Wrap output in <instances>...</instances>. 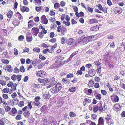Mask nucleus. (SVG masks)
Masks as SVG:
<instances>
[{
    "instance_id": "obj_1",
    "label": "nucleus",
    "mask_w": 125,
    "mask_h": 125,
    "mask_svg": "<svg viewBox=\"0 0 125 125\" xmlns=\"http://www.w3.org/2000/svg\"><path fill=\"white\" fill-rule=\"evenodd\" d=\"M62 88L61 84L59 83H57L55 86L52 88L50 91L51 92L54 94H56L58 93Z\"/></svg>"
},
{
    "instance_id": "obj_2",
    "label": "nucleus",
    "mask_w": 125,
    "mask_h": 125,
    "mask_svg": "<svg viewBox=\"0 0 125 125\" xmlns=\"http://www.w3.org/2000/svg\"><path fill=\"white\" fill-rule=\"evenodd\" d=\"M64 57H62L61 55H60L57 56L55 58L56 61L55 62L58 65H63L65 63V61L64 60Z\"/></svg>"
},
{
    "instance_id": "obj_3",
    "label": "nucleus",
    "mask_w": 125,
    "mask_h": 125,
    "mask_svg": "<svg viewBox=\"0 0 125 125\" xmlns=\"http://www.w3.org/2000/svg\"><path fill=\"white\" fill-rule=\"evenodd\" d=\"M99 109V111L100 112L104 111L106 109V105L104 104H103L102 102H100L97 104Z\"/></svg>"
},
{
    "instance_id": "obj_4",
    "label": "nucleus",
    "mask_w": 125,
    "mask_h": 125,
    "mask_svg": "<svg viewBox=\"0 0 125 125\" xmlns=\"http://www.w3.org/2000/svg\"><path fill=\"white\" fill-rule=\"evenodd\" d=\"M57 31L58 32H61L62 35H64L66 32L67 30L64 27L59 26L57 27Z\"/></svg>"
},
{
    "instance_id": "obj_5",
    "label": "nucleus",
    "mask_w": 125,
    "mask_h": 125,
    "mask_svg": "<svg viewBox=\"0 0 125 125\" xmlns=\"http://www.w3.org/2000/svg\"><path fill=\"white\" fill-rule=\"evenodd\" d=\"M89 108L90 111H91L92 110L94 113H96L99 110L97 104L94 105L92 104H91L90 105Z\"/></svg>"
},
{
    "instance_id": "obj_6",
    "label": "nucleus",
    "mask_w": 125,
    "mask_h": 125,
    "mask_svg": "<svg viewBox=\"0 0 125 125\" xmlns=\"http://www.w3.org/2000/svg\"><path fill=\"white\" fill-rule=\"evenodd\" d=\"M75 39L72 38H69L66 39L65 42L68 46H70L74 44Z\"/></svg>"
},
{
    "instance_id": "obj_7",
    "label": "nucleus",
    "mask_w": 125,
    "mask_h": 125,
    "mask_svg": "<svg viewBox=\"0 0 125 125\" xmlns=\"http://www.w3.org/2000/svg\"><path fill=\"white\" fill-rule=\"evenodd\" d=\"M111 99L113 102H118L119 101V98L118 96L115 94H114L110 97Z\"/></svg>"
},
{
    "instance_id": "obj_8",
    "label": "nucleus",
    "mask_w": 125,
    "mask_h": 125,
    "mask_svg": "<svg viewBox=\"0 0 125 125\" xmlns=\"http://www.w3.org/2000/svg\"><path fill=\"white\" fill-rule=\"evenodd\" d=\"M41 22L44 24H46L48 23V20L45 15H43L41 17Z\"/></svg>"
},
{
    "instance_id": "obj_9",
    "label": "nucleus",
    "mask_w": 125,
    "mask_h": 125,
    "mask_svg": "<svg viewBox=\"0 0 125 125\" xmlns=\"http://www.w3.org/2000/svg\"><path fill=\"white\" fill-rule=\"evenodd\" d=\"M39 30L38 28L34 27L31 30L32 33L35 36L37 35V34L39 33Z\"/></svg>"
},
{
    "instance_id": "obj_10",
    "label": "nucleus",
    "mask_w": 125,
    "mask_h": 125,
    "mask_svg": "<svg viewBox=\"0 0 125 125\" xmlns=\"http://www.w3.org/2000/svg\"><path fill=\"white\" fill-rule=\"evenodd\" d=\"M45 72L43 70H40L37 72L36 75L37 76L43 77L45 76Z\"/></svg>"
},
{
    "instance_id": "obj_11",
    "label": "nucleus",
    "mask_w": 125,
    "mask_h": 125,
    "mask_svg": "<svg viewBox=\"0 0 125 125\" xmlns=\"http://www.w3.org/2000/svg\"><path fill=\"white\" fill-rule=\"evenodd\" d=\"M51 96L50 93L47 91L44 92L42 95L43 98L46 99H48Z\"/></svg>"
},
{
    "instance_id": "obj_12",
    "label": "nucleus",
    "mask_w": 125,
    "mask_h": 125,
    "mask_svg": "<svg viewBox=\"0 0 125 125\" xmlns=\"http://www.w3.org/2000/svg\"><path fill=\"white\" fill-rule=\"evenodd\" d=\"M121 108L120 104L118 103L115 104L113 107V109L115 110L117 112L120 110Z\"/></svg>"
},
{
    "instance_id": "obj_13",
    "label": "nucleus",
    "mask_w": 125,
    "mask_h": 125,
    "mask_svg": "<svg viewBox=\"0 0 125 125\" xmlns=\"http://www.w3.org/2000/svg\"><path fill=\"white\" fill-rule=\"evenodd\" d=\"M97 7L100 10H102L104 13H107V8L106 7L103 8L100 4H99L98 5Z\"/></svg>"
},
{
    "instance_id": "obj_14",
    "label": "nucleus",
    "mask_w": 125,
    "mask_h": 125,
    "mask_svg": "<svg viewBox=\"0 0 125 125\" xmlns=\"http://www.w3.org/2000/svg\"><path fill=\"white\" fill-rule=\"evenodd\" d=\"M26 41L27 42H31L32 40V37L30 33H28L26 36Z\"/></svg>"
},
{
    "instance_id": "obj_15",
    "label": "nucleus",
    "mask_w": 125,
    "mask_h": 125,
    "mask_svg": "<svg viewBox=\"0 0 125 125\" xmlns=\"http://www.w3.org/2000/svg\"><path fill=\"white\" fill-rule=\"evenodd\" d=\"M78 53V51H75L73 52L70 55V57L66 61L67 62H68L70 61L71 60L72 57L75 55L77 54Z\"/></svg>"
},
{
    "instance_id": "obj_16",
    "label": "nucleus",
    "mask_w": 125,
    "mask_h": 125,
    "mask_svg": "<svg viewBox=\"0 0 125 125\" xmlns=\"http://www.w3.org/2000/svg\"><path fill=\"white\" fill-rule=\"evenodd\" d=\"M100 28V26L96 25L95 26L91 27L90 28V30L91 31H97L99 30Z\"/></svg>"
},
{
    "instance_id": "obj_17",
    "label": "nucleus",
    "mask_w": 125,
    "mask_h": 125,
    "mask_svg": "<svg viewBox=\"0 0 125 125\" xmlns=\"http://www.w3.org/2000/svg\"><path fill=\"white\" fill-rule=\"evenodd\" d=\"M17 111L16 109L15 108H13L11 111L9 112L8 114L11 115H14L15 114L17 113Z\"/></svg>"
},
{
    "instance_id": "obj_18",
    "label": "nucleus",
    "mask_w": 125,
    "mask_h": 125,
    "mask_svg": "<svg viewBox=\"0 0 125 125\" xmlns=\"http://www.w3.org/2000/svg\"><path fill=\"white\" fill-rule=\"evenodd\" d=\"M91 102V100L90 99L88 98H85L84 99V101L83 102V105L85 106L87 104L90 103Z\"/></svg>"
},
{
    "instance_id": "obj_19",
    "label": "nucleus",
    "mask_w": 125,
    "mask_h": 125,
    "mask_svg": "<svg viewBox=\"0 0 125 125\" xmlns=\"http://www.w3.org/2000/svg\"><path fill=\"white\" fill-rule=\"evenodd\" d=\"M48 80L49 79L48 78H44L43 79H41L39 78L38 79V82L40 83H47L48 82Z\"/></svg>"
},
{
    "instance_id": "obj_20",
    "label": "nucleus",
    "mask_w": 125,
    "mask_h": 125,
    "mask_svg": "<svg viewBox=\"0 0 125 125\" xmlns=\"http://www.w3.org/2000/svg\"><path fill=\"white\" fill-rule=\"evenodd\" d=\"M98 121L97 125H104V120L102 117H100L98 119Z\"/></svg>"
},
{
    "instance_id": "obj_21",
    "label": "nucleus",
    "mask_w": 125,
    "mask_h": 125,
    "mask_svg": "<svg viewBox=\"0 0 125 125\" xmlns=\"http://www.w3.org/2000/svg\"><path fill=\"white\" fill-rule=\"evenodd\" d=\"M20 10L23 12H24L25 11L28 12L29 11V8L25 6H23L21 8Z\"/></svg>"
},
{
    "instance_id": "obj_22",
    "label": "nucleus",
    "mask_w": 125,
    "mask_h": 125,
    "mask_svg": "<svg viewBox=\"0 0 125 125\" xmlns=\"http://www.w3.org/2000/svg\"><path fill=\"white\" fill-rule=\"evenodd\" d=\"M20 21L17 19H15L12 21V24L15 26H17L20 23Z\"/></svg>"
},
{
    "instance_id": "obj_23",
    "label": "nucleus",
    "mask_w": 125,
    "mask_h": 125,
    "mask_svg": "<svg viewBox=\"0 0 125 125\" xmlns=\"http://www.w3.org/2000/svg\"><path fill=\"white\" fill-rule=\"evenodd\" d=\"M122 9L120 7H116L115 8V11L116 14H120L122 12Z\"/></svg>"
},
{
    "instance_id": "obj_24",
    "label": "nucleus",
    "mask_w": 125,
    "mask_h": 125,
    "mask_svg": "<svg viewBox=\"0 0 125 125\" xmlns=\"http://www.w3.org/2000/svg\"><path fill=\"white\" fill-rule=\"evenodd\" d=\"M32 105L33 106H36L38 108L40 107L41 105L40 102H36L35 101L33 102H32Z\"/></svg>"
},
{
    "instance_id": "obj_25",
    "label": "nucleus",
    "mask_w": 125,
    "mask_h": 125,
    "mask_svg": "<svg viewBox=\"0 0 125 125\" xmlns=\"http://www.w3.org/2000/svg\"><path fill=\"white\" fill-rule=\"evenodd\" d=\"M94 72V70L93 69L90 70L88 72V73L90 76L92 77L95 74Z\"/></svg>"
},
{
    "instance_id": "obj_26",
    "label": "nucleus",
    "mask_w": 125,
    "mask_h": 125,
    "mask_svg": "<svg viewBox=\"0 0 125 125\" xmlns=\"http://www.w3.org/2000/svg\"><path fill=\"white\" fill-rule=\"evenodd\" d=\"M23 115L24 117L27 118H29L30 115V114L29 111H26L24 112Z\"/></svg>"
},
{
    "instance_id": "obj_27",
    "label": "nucleus",
    "mask_w": 125,
    "mask_h": 125,
    "mask_svg": "<svg viewBox=\"0 0 125 125\" xmlns=\"http://www.w3.org/2000/svg\"><path fill=\"white\" fill-rule=\"evenodd\" d=\"M98 20L95 19H92L90 20L89 23L90 24L97 23L98 22Z\"/></svg>"
},
{
    "instance_id": "obj_28",
    "label": "nucleus",
    "mask_w": 125,
    "mask_h": 125,
    "mask_svg": "<svg viewBox=\"0 0 125 125\" xmlns=\"http://www.w3.org/2000/svg\"><path fill=\"white\" fill-rule=\"evenodd\" d=\"M106 122L107 123L110 125H113L114 123L113 120L111 118L109 120L106 121Z\"/></svg>"
},
{
    "instance_id": "obj_29",
    "label": "nucleus",
    "mask_w": 125,
    "mask_h": 125,
    "mask_svg": "<svg viewBox=\"0 0 125 125\" xmlns=\"http://www.w3.org/2000/svg\"><path fill=\"white\" fill-rule=\"evenodd\" d=\"M28 28H31L33 26V20H31L28 22Z\"/></svg>"
},
{
    "instance_id": "obj_30",
    "label": "nucleus",
    "mask_w": 125,
    "mask_h": 125,
    "mask_svg": "<svg viewBox=\"0 0 125 125\" xmlns=\"http://www.w3.org/2000/svg\"><path fill=\"white\" fill-rule=\"evenodd\" d=\"M10 89L8 87H6L4 88L2 90V93L3 94H7L9 93V94H11V92L10 93L9 92Z\"/></svg>"
},
{
    "instance_id": "obj_31",
    "label": "nucleus",
    "mask_w": 125,
    "mask_h": 125,
    "mask_svg": "<svg viewBox=\"0 0 125 125\" xmlns=\"http://www.w3.org/2000/svg\"><path fill=\"white\" fill-rule=\"evenodd\" d=\"M3 104V105H6L7 104L6 103V101L4 99H2V97L0 96V104Z\"/></svg>"
},
{
    "instance_id": "obj_32",
    "label": "nucleus",
    "mask_w": 125,
    "mask_h": 125,
    "mask_svg": "<svg viewBox=\"0 0 125 125\" xmlns=\"http://www.w3.org/2000/svg\"><path fill=\"white\" fill-rule=\"evenodd\" d=\"M13 13V12L12 11L10 10L7 13V15L8 17L10 18L12 17Z\"/></svg>"
},
{
    "instance_id": "obj_33",
    "label": "nucleus",
    "mask_w": 125,
    "mask_h": 125,
    "mask_svg": "<svg viewBox=\"0 0 125 125\" xmlns=\"http://www.w3.org/2000/svg\"><path fill=\"white\" fill-rule=\"evenodd\" d=\"M35 10L37 12H38L42 10H43V11L44 10L42 6L36 7L35 8Z\"/></svg>"
},
{
    "instance_id": "obj_34",
    "label": "nucleus",
    "mask_w": 125,
    "mask_h": 125,
    "mask_svg": "<svg viewBox=\"0 0 125 125\" xmlns=\"http://www.w3.org/2000/svg\"><path fill=\"white\" fill-rule=\"evenodd\" d=\"M83 37H84V35H83L77 39V41L78 43H81V42H83V40L84 39Z\"/></svg>"
},
{
    "instance_id": "obj_35",
    "label": "nucleus",
    "mask_w": 125,
    "mask_h": 125,
    "mask_svg": "<svg viewBox=\"0 0 125 125\" xmlns=\"http://www.w3.org/2000/svg\"><path fill=\"white\" fill-rule=\"evenodd\" d=\"M94 81L92 80H90L88 83V85L90 87H93L94 84Z\"/></svg>"
},
{
    "instance_id": "obj_36",
    "label": "nucleus",
    "mask_w": 125,
    "mask_h": 125,
    "mask_svg": "<svg viewBox=\"0 0 125 125\" xmlns=\"http://www.w3.org/2000/svg\"><path fill=\"white\" fill-rule=\"evenodd\" d=\"M4 109L5 111L6 112H10L11 108L9 106L7 105L5 106Z\"/></svg>"
},
{
    "instance_id": "obj_37",
    "label": "nucleus",
    "mask_w": 125,
    "mask_h": 125,
    "mask_svg": "<svg viewBox=\"0 0 125 125\" xmlns=\"http://www.w3.org/2000/svg\"><path fill=\"white\" fill-rule=\"evenodd\" d=\"M17 85L16 83H14L12 85L11 87V90L15 91L16 90V86Z\"/></svg>"
},
{
    "instance_id": "obj_38",
    "label": "nucleus",
    "mask_w": 125,
    "mask_h": 125,
    "mask_svg": "<svg viewBox=\"0 0 125 125\" xmlns=\"http://www.w3.org/2000/svg\"><path fill=\"white\" fill-rule=\"evenodd\" d=\"M55 19L54 17H51L49 19L50 22L51 23H52L53 24H54L55 22Z\"/></svg>"
},
{
    "instance_id": "obj_39",
    "label": "nucleus",
    "mask_w": 125,
    "mask_h": 125,
    "mask_svg": "<svg viewBox=\"0 0 125 125\" xmlns=\"http://www.w3.org/2000/svg\"><path fill=\"white\" fill-rule=\"evenodd\" d=\"M1 61L4 64H8L9 62V61L8 59H2L1 60Z\"/></svg>"
},
{
    "instance_id": "obj_40",
    "label": "nucleus",
    "mask_w": 125,
    "mask_h": 125,
    "mask_svg": "<svg viewBox=\"0 0 125 125\" xmlns=\"http://www.w3.org/2000/svg\"><path fill=\"white\" fill-rule=\"evenodd\" d=\"M2 97L5 100L8 99L9 98V95L6 94H3L2 95Z\"/></svg>"
},
{
    "instance_id": "obj_41",
    "label": "nucleus",
    "mask_w": 125,
    "mask_h": 125,
    "mask_svg": "<svg viewBox=\"0 0 125 125\" xmlns=\"http://www.w3.org/2000/svg\"><path fill=\"white\" fill-rule=\"evenodd\" d=\"M95 36L94 35L88 36L90 42L95 40V38H94Z\"/></svg>"
},
{
    "instance_id": "obj_42",
    "label": "nucleus",
    "mask_w": 125,
    "mask_h": 125,
    "mask_svg": "<svg viewBox=\"0 0 125 125\" xmlns=\"http://www.w3.org/2000/svg\"><path fill=\"white\" fill-rule=\"evenodd\" d=\"M33 51L35 52H39L40 51V49L38 47H36L34 48L33 49Z\"/></svg>"
},
{
    "instance_id": "obj_43",
    "label": "nucleus",
    "mask_w": 125,
    "mask_h": 125,
    "mask_svg": "<svg viewBox=\"0 0 125 125\" xmlns=\"http://www.w3.org/2000/svg\"><path fill=\"white\" fill-rule=\"evenodd\" d=\"M24 37L23 35H21L18 37V40L19 41H23V40L24 39Z\"/></svg>"
},
{
    "instance_id": "obj_44",
    "label": "nucleus",
    "mask_w": 125,
    "mask_h": 125,
    "mask_svg": "<svg viewBox=\"0 0 125 125\" xmlns=\"http://www.w3.org/2000/svg\"><path fill=\"white\" fill-rule=\"evenodd\" d=\"M7 70L8 72H11L12 71V70L11 67V66L10 65H7Z\"/></svg>"
},
{
    "instance_id": "obj_45",
    "label": "nucleus",
    "mask_w": 125,
    "mask_h": 125,
    "mask_svg": "<svg viewBox=\"0 0 125 125\" xmlns=\"http://www.w3.org/2000/svg\"><path fill=\"white\" fill-rule=\"evenodd\" d=\"M95 97L96 99L100 100L102 98L101 95L99 94H97L95 96Z\"/></svg>"
},
{
    "instance_id": "obj_46",
    "label": "nucleus",
    "mask_w": 125,
    "mask_h": 125,
    "mask_svg": "<svg viewBox=\"0 0 125 125\" xmlns=\"http://www.w3.org/2000/svg\"><path fill=\"white\" fill-rule=\"evenodd\" d=\"M54 8L55 9H57L59 8L60 4L58 3L57 2L54 4Z\"/></svg>"
},
{
    "instance_id": "obj_47",
    "label": "nucleus",
    "mask_w": 125,
    "mask_h": 125,
    "mask_svg": "<svg viewBox=\"0 0 125 125\" xmlns=\"http://www.w3.org/2000/svg\"><path fill=\"white\" fill-rule=\"evenodd\" d=\"M0 84L2 85V86H5L6 84V82L4 80H0Z\"/></svg>"
},
{
    "instance_id": "obj_48",
    "label": "nucleus",
    "mask_w": 125,
    "mask_h": 125,
    "mask_svg": "<svg viewBox=\"0 0 125 125\" xmlns=\"http://www.w3.org/2000/svg\"><path fill=\"white\" fill-rule=\"evenodd\" d=\"M76 87H71L69 89V90L71 92H73L75 90Z\"/></svg>"
},
{
    "instance_id": "obj_49",
    "label": "nucleus",
    "mask_w": 125,
    "mask_h": 125,
    "mask_svg": "<svg viewBox=\"0 0 125 125\" xmlns=\"http://www.w3.org/2000/svg\"><path fill=\"white\" fill-rule=\"evenodd\" d=\"M47 52H49V53H52L53 52L50 51L49 49L48 48L46 49L43 50V53L46 54L47 53Z\"/></svg>"
},
{
    "instance_id": "obj_50",
    "label": "nucleus",
    "mask_w": 125,
    "mask_h": 125,
    "mask_svg": "<svg viewBox=\"0 0 125 125\" xmlns=\"http://www.w3.org/2000/svg\"><path fill=\"white\" fill-rule=\"evenodd\" d=\"M57 27V25L54 24H52L51 25L50 28L51 29H55Z\"/></svg>"
},
{
    "instance_id": "obj_51",
    "label": "nucleus",
    "mask_w": 125,
    "mask_h": 125,
    "mask_svg": "<svg viewBox=\"0 0 125 125\" xmlns=\"http://www.w3.org/2000/svg\"><path fill=\"white\" fill-rule=\"evenodd\" d=\"M21 116L20 115L18 114L16 116L15 119L17 120H19L21 119Z\"/></svg>"
},
{
    "instance_id": "obj_52",
    "label": "nucleus",
    "mask_w": 125,
    "mask_h": 125,
    "mask_svg": "<svg viewBox=\"0 0 125 125\" xmlns=\"http://www.w3.org/2000/svg\"><path fill=\"white\" fill-rule=\"evenodd\" d=\"M69 115L70 117H71L76 116V114L73 112H70L69 113Z\"/></svg>"
},
{
    "instance_id": "obj_53",
    "label": "nucleus",
    "mask_w": 125,
    "mask_h": 125,
    "mask_svg": "<svg viewBox=\"0 0 125 125\" xmlns=\"http://www.w3.org/2000/svg\"><path fill=\"white\" fill-rule=\"evenodd\" d=\"M57 46V44L55 43L54 45H53L51 47V51L53 52H54L53 49H55L56 47Z\"/></svg>"
},
{
    "instance_id": "obj_54",
    "label": "nucleus",
    "mask_w": 125,
    "mask_h": 125,
    "mask_svg": "<svg viewBox=\"0 0 125 125\" xmlns=\"http://www.w3.org/2000/svg\"><path fill=\"white\" fill-rule=\"evenodd\" d=\"M24 102L23 101H21L18 104V105L20 107H21L24 105Z\"/></svg>"
},
{
    "instance_id": "obj_55",
    "label": "nucleus",
    "mask_w": 125,
    "mask_h": 125,
    "mask_svg": "<svg viewBox=\"0 0 125 125\" xmlns=\"http://www.w3.org/2000/svg\"><path fill=\"white\" fill-rule=\"evenodd\" d=\"M34 3L35 4L41 5V0H34Z\"/></svg>"
},
{
    "instance_id": "obj_56",
    "label": "nucleus",
    "mask_w": 125,
    "mask_h": 125,
    "mask_svg": "<svg viewBox=\"0 0 125 125\" xmlns=\"http://www.w3.org/2000/svg\"><path fill=\"white\" fill-rule=\"evenodd\" d=\"M61 43L62 44H64L65 42V38L64 37H62L61 38Z\"/></svg>"
},
{
    "instance_id": "obj_57",
    "label": "nucleus",
    "mask_w": 125,
    "mask_h": 125,
    "mask_svg": "<svg viewBox=\"0 0 125 125\" xmlns=\"http://www.w3.org/2000/svg\"><path fill=\"white\" fill-rule=\"evenodd\" d=\"M63 23V24H65L66 26H69L70 24V22L67 21H64Z\"/></svg>"
},
{
    "instance_id": "obj_58",
    "label": "nucleus",
    "mask_w": 125,
    "mask_h": 125,
    "mask_svg": "<svg viewBox=\"0 0 125 125\" xmlns=\"http://www.w3.org/2000/svg\"><path fill=\"white\" fill-rule=\"evenodd\" d=\"M60 5V6L62 7H64L66 3L63 1H61Z\"/></svg>"
},
{
    "instance_id": "obj_59",
    "label": "nucleus",
    "mask_w": 125,
    "mask_h": 125,
    "mask_svg": "<svg viewBox=\"0 0 125 125\" xmlns=\"http://www.w3.org/2000/svg\"><path fill=\"white\" fill-rule=\"evenodd\" d=\"M94 63L97 66L100 65L101 64V62L99 61V60H97L94 62Z\"/></svg>"
},
{
    "instance_id": "obj_60",
    "label": "nucleus",
    "mask_w": 125,
    "mask_h": 125,
    "mask_svg": "<svg viewBox=\"0 0 125 125\" xmlns=\"http://www.w3.org/2000/svg\"><path fill=\"white\" fill-rule=\"evenodd\" d=\"M55 80V79L54 77L51 78L48 81V82H49L50 83H52Z\"/></svg>"
},
{
    "instance_id": "obj_61",
    "label": "nucleus",
    "mask_w": 125,
    "mask_h": 125,
    "mask_svg": "<svg viewBox=\"0 0 125 125\" xmlns=\"http://www.w3.org/2000/svg\"><path fill=\"white\" fill-rule=\"evenodd\" d=\"M84 39L83 40V44H85L86 43H88V41L87 40V38L86 37H85V35H84V37H83Z\"/></svg>"
},
{
    "instance_id": "obj_62",
    "label": "nucleus",
    "mask_w": 125,
    "mask_h": 125,
    "mask_svg": "<svg viewBox=\"0 0 125 125\" xmlns=\"http://www.w3.org/2000/svg\"><path fill=\"white\" fill-rule=\"evenodd\" d=\"M74 77L73 74L72 73H69L67 75L66 77L67 78H72Z\"/></svg>"
},
{
    "instance_id": "obj_63",
    "label": "nucleus",
    "mask_w": 125,
    "mask_h": 125,
    "mask_svg": "<svg viewBox=\"0 0 125 125\" xmlns=\"http://www.w3.org/2000/svg\"><path fill=\"white\" fill-rule=\"evenodd\" d=\"M41 99V98L39 96H37L34 99V100L35 102H39V101Z\"/></svg>"
},
{
    "instance_id": "obj_64",
    "label": "nucleus",
    "mask_w": 125,
    "mask_h": 125,
    "mask_svg": "<svg viewBox=\"0 0 125 125\" xmlns=\"http://www.w3.org/2000/svg\"><path fill=\"white\" fill-rule=\"evenodd\" d=\"M43 122V125H49V123L47 121V119H44Z\"/></svg>"
}]
</instances>
